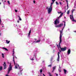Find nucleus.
<instances>
[{
	"label": "nucleus",
	"mask_w": 76,
	"mask_h": 76,
	"mask_svg": "<svg viewBox=\"0 0 76 76\" xmlns=\"http://www.w3.org/2000/svg\"><path fill=\"white\" fill-rule=\"evenodd\" d=\"M65 26H66V22H64V26L63 27V28L62 29L61 31V30H60V35L59 37L60 43H61L62 42L61 38H62V35H63V29H64V28Z\"/></svg>",
	"instance_id": "f257e3e1"
},
{
	"label": "nucleus",
	"mask_w": 76,
	"mask_h": 76,
	"mask_svg": "<svg viewBox=\"0 0 76 76\" xmlns=\"http://www.w3.org/2000/svg\"><path fill=\"white\" fill-rule=\"evenodd\" d=\"M58 48L60 52H61V51H66V48H67L66 47H65L64 48H61V47H60V41L59 44V46L58 45Z\"/></svg>",
	"instance_id": "f03ea898"
},
{
	"label": "nucleus",
	"mask_w": 76,
	"mask_h": 76,
	"mask_svg": "<svg viewBox=\"0 0 76 76\" xmlns=\"http://www.w3.org/2000/svg\"><path fill=\"white\" fill-rule=\"evenodd\" d=\"M12 70V67L11 66V63H10V66H9V68L8 69V70L7 72V74H9V73H10V72L11 70Z\"/></svg>",
	"instance_id": "7ed1b4c3"
},
{
	"label": "nucleus",
	"mask_w": 76,
	"mask_h": 76,
	"mask_svg": "<svg viewBox=\"0 0 76 76\" xmlns=\"http://www.w3.org/2000/svg\"><path fill=\"white\" fill-rule=\"evenodd\" d=\"M70 18L72 21H73V22H76V21L75 20V19H74V18H73V15H70Z\"/></svg>",
	"instance_id": "20e7f679"
},
{
	"label": "nucleus",
	"mask_w": 76,
	"mask_h": 76,
	"mask_svg": "<svg viewBox=\"0 0 76 76\" xmlns=\"http://www.w3.org/2000/svg\"><path fill=\"white\" fill-rule=\"evenodd\" d=\"M53 8L52 7H50V8L48 9V14L49 13L50 14V13L52 12V9Z\"/></svg>",
	"instance_id": "39448f33"
},
{
	"label": "nucleus",
	"mask_w": 76,
	"mask_h": 76,
	"mask_svg": "<svg viewBox=\"0 0 76 76\" xmlns=\"http://www.w3.org/2000/svg\"><path fill=\"white\" fill-rule=\"evenodd\" d=\"M57 19H56L54 22V25H55V27L57 28Z\"/></svg>",
	"instance_id": "423d86ee"
},
{
	"label": "nucleus",
	"mask_w": 76,
	"mask_h": 76,
	"mask_svg": "<svg viewBox=\"0 0 76 76\" xmlns=\"http://www.w3.org/2000/svg\"><path fill=\"white\" fill-rule=\"evenodd\" d=\"M59 54H60V52H58V59L57 61L58 62H59V61H60V56H59Z\"/></svg>",
	"instance_id": "0eeeda50"
},
{
	"label": "nucleus",
	"mask_w": 76,
	"mask_h": 76,
	"mask_svg": "<svg viewBox=\"0 0 76 76\" xmlns=\"http://www.w3.org/2000/svg\"><path fill=\"white\" fill-rule=\"evenodd\" d=\"M3 65L4 66V69H6V62H4V64H3Z\"/></svg>",
	"instance_id": "6e6552de"
},
{
	"label": "nucleus",
	"mask_w": 76,
	"mask_h": 76,
	"mask_svg": "<svg viewBox=\"0 0 76 76\" xmlns=\"http://www.w3.org/2000/svg\"><path fill=\"white\" fill-rule=\"evenodd\" d=\"M63 25H64L63 24L61 23L60 24L58 25L57 27H58L59 28L60 27H61V26H63Z\"/></svg>",
	"instance_id": "1a4fd4ad"
},
{
	"label": "nucleus",
	"mask_w": 76,
	"mask_h": 76,
	"mask_svg": "<svg viewBox=\"0 0 76 76\" xmlns=\"http://www.w3.org/2000/svg\"><path fill=\"white\" fill-rule=\"evenodd\" d=\"M64 13H61L60 15V16L58 17V19H59V18H61V16H63V15Z\"/></svg>",
	"instance_id": "9d476101"
},
{
	"label": "nucleus",
	"mask_w": 76,
	"mask_h": 76,
	"mask_svg": "<svg viewBox=\"0 0 76 76\" xmlns=\"http://www.w3.org/2000/svg\"><path fill=\"white\" fill-rule=\"evenodd\" d=\"M56 66H54L53 67V71L52 72H54V71L55 70V69H56Z\"/></svg>",
	"instance_id": "9b49d317"
},
{
	"label": "nucleus",
	"mask_w": 76,
	"mask_h": 76,
	"mask_svg": "<svg viewBox=\"0 0 76 76\" xmlns=\"http://www.w3.org/2000/svg\"><path fill=\"white\" fill-rule=\"evenodd\" d=\"M71 52V50H70V49H69L67 51V53L68 54H70V52Z\"/></svg>",
	"instance_id": "f8f14e48"
},
{
	"label": "nucleus",
	"mask_w": 76,
	"mask_h": 76,
	"mask_svg": "<svg viewBox=\"0 0 76 76\" xmlns=\"http://www.w3.org/2000/svg\"><path fill=\"white\" fill-rule=\"evenodd\" d=\"M66 1L67 3V9H68L69 8V4L68 3V1L67 0H66Z\"/></svg>",
	"instance_id": "ddd939ff"
},
{
	"label": "nucleus",
	"mask_w": 76,
	"mask_h": 76,
	"mask_svg": "<svg viewBox=\"0 0 76 76\" xmlns=\"http://www.w3.org/2000/svg\"><path fill=\"white\" fill-rule=\"evenodd\" d=\"M31 30H30L29 33L28 34V37H29V36H30V34H31Z\"/></svg>",
	"instance_id": "4468645a"
},
{
	"label": "nucleus",
	"mask_w": 76,
	"mask_h": 76,
	"mask_svg": "<svg viewBox=\"0 0 76 76\" xmlns=\"http://www.w3.org/2000/svg\"><path fill=\"white\" fill-rule=\"evenodd\" d=\"M31 30H30L29 33L28 34V37H29V36H30V34H31Z\"/></svg>",
	"instance_id": "2eb2a0df"
},
{
	"label": "nucleus",
	"mask_w": 76,
	"mask_h": 76,
	"mask_svg": "<svg viewBox=\"0 0 76 76\" xmlns=\"http://www.w3.org/2000/svg\"><path fill=\"white\" fill-rule=\"evenodd\" d=\"M6 42L7 44H9L10 41H8L7 40H6Z\"/></svg>",
	"instance_id": "dca6fc26"
},
{
	"label": "nucleus",
	"mask_w": 76,
	"mask_h": 76,
	"mask_svg": "<svg viewBox=\"0 0 76 76\" xmlns=\"http://www.w3.org/2000/svg\"><path fill=\"white\" fill-rule=\"evenodd\" d=\"M18 18H19V20H22V19H21V18H20V16L18 15Z\"/></svg>",
	"instance_id": "f3484780"
},
{
	"label": "nucleus",
	"mask_w": 76,
	"mask_h": 76,
	"mask_svg": "<svg viewBox=\"0 0 76 76\" xmlns=\"http://www.w3.org/2000/svg\"><path fill=\"white\" fill-rule=\"evenodd\" d=\"M3 69V67L2 66H0V71H1Z\"/></svg>",
	"instance_id": "a211bd4d"
},
{
	"label": "nucleus",
	"mask_w": 76,
	"mask_h": 76,
	"mask_svg": "<svg viewBox=\"0 0 76 76\" xmlns=\"http://www.w3.org/2000/svg\"><path fill=\"white\" fill-rule=\"evenodd\" d=\"M2 48L3 49H4V50H5V51H8V50L7 49V48Z\"/></svg>",
	"instance_id": "6ab92c4d"
},
{
	"label": "nucleus",
	"mask_w": 76,
	"mask_h": 76,
	"mask_svg": "<svg viewBox=\"0 0 76 76\" xmlns=\"http://www.w3.org/2000/svg\"><path fill=\"white\" fill-rule=\"evenodd\" d=\"M64 71L65 74H66V72H67V70H66L65 69H64Z\"/></svg>",
	"instance_id": "aec40b11"
},
{
	"label": "nucleus",
	"mask_w": 76,
	"mask_h": 76,
	"mask_svg": "<svg viewBox=\"0 0 76 76\" xmlns=\"http://www.w3.org/2000/svg\"><path fill=\"white\" fill-rule=\"evenodd\" d=\"M66 13L68 15H69V13H70V10H68L66 12Z\"/></svg>",
	"instance_id": "412c9836"
},
{
	"label": "nucleus",
	"mask_w": 76,
	"mask_h": 76,
	"mask_svg": "<svg viewBox=\"0 0 76 76\" xmlns=\"http://www.w3.org/2000/svg\"><path fill=\"white\" fill-rule=\"evenodd\" d=\"M53 3H54V2H53L51 3L50 7H52V5H53Z\"/></svg>",
	"instance_id": "4be33fe9"
},
{
	"label": "nucleus",
	"mask_w": 76,
	"mask_h": 76,
	"mask_svg": "<svg viewBox=\"0 0 76 76\" xmlns=\"http://www.w3.org/2000/svg\"><path fill=\"white\" fill-rule=\"evenodd\" d=\"M61 68L60 67V66H59V71L60 72H61Z\"/></svg>",
	"instance_id": "5701e85b"
},
{
	"label": "nucleus",
	"mask_w": 76,
	"mask_h": 76,
	"mask_svg": "<svg viewBox=\"0 0 76 76\" xmlns=\"http://www.w3.org/2000/svg\"><path fill=\"white\" fill-rule=\"evenodd\" d=\"M13 61H14V64H15V59H14V57H13Z\"/></svg>",
	"instance_id": "b1692460"
},
{
	"label": "nucleus",
	"mask_w": 76,
	"mask_h": 76,
	"mask_svg": "<svg viewBox=\"0 0 76 76\" xmlns=\"http://www.w3.org/2000/svg\"><path fill=\"white\" fill-rule=\"evenodd\" d=\"M18 67H19V69H20V67L19 66V65L18 64H17Z\"/></svg>",
	"instance_id": "393cba45"
},
{
	"label": "nucleus",
	"mask_w": 76,
	"mask_h": 76,
	"mask_svg": "<svg viewBox=\"0 0 76 76\" xmlns=\"http://www.w3.org/2000/svg\"><path fill=\"white\" fill-rule=\"evenodd\" d=\"M40 73H42V69H41L40 70Z\"/></svg>",
	"instance_id": "a878e982"
},
{
	"label": "nucleus",
	"mask_w": 76,
	"mask_h": 76,
	"mask_svg": "<svg viewBox=\"0 0 76 76\" xmlns=\"http://www.w3.org/2000/svg\"><path fill=\"white\" fill-rule=\"evenodd\" d=\"M60 23V20H57V23L58 24Z\"/></svg>",
	"instance_id": "bb28decb"
},
{
	"label": "nucleus",
	"mask_w": 76,
	"mask_h": 76,
	"mask_svg": "<svg viewBox=\"0 0 76 76\" xmlns=\"http://www.w3.org/2000/svg\"><path fill=\"white\" fill-rule=\"evenodd\" d=\"M2 57L3 58H4V54L3 53H2Z\"/></svg>",
	"instance_id": "cd10ccee"
},
{
	"label": "nucleus",
	"mask_w": 76,
	"mask_h": 76,
	"mask_svg": "<svg viewBox=\"0 0 76 76\" xmlns=\"http://www.w3.org/2000/svg\"><path fill=\"white\" fill-rule=\"evenodd\" d=\"M15 68V69H18V67H17V66L16 65Z\"/></svg>",
	"instance_id": "c85d7f7f"
},
{
	"label": "nucleus",
	"mask_w": 76,
	"mask_h": 76,
	"mask_svg": "<svg viewBox=\"0 0 76 76\" xmlns=\"http://www.w3.org/2000/svg\"><path fill=\"white\" fill-rule=\"evenodd\" d=\"M40 40H37V41L36 42H39L40 41Z\"/></svg>",
	"instance_id": "c756f323"
},
{
	"label": "nucleus",
	"mask_w": 76,
	"mask_h": 76,
	"mask_svg": "<svg viewBox=\"0 0 76 76\" xmlns=\"http://www.w3.org/2000/svg\"><path fill=\"white\" fill-rule=\"evenodd\" d=\"M52 66V65L51 64L49 65L48 66V67H51Z\"/></svg>",
	"instance_id": "7c9ffc66"
},
{
	"label": "nucleus",
	"mask_w": 76,
	"mask_h": 76,
	"mask_svg": "<svg viewBox=\"0 0 76 76\" xmlns=\"http://www.w3.org/2000/svg\"><path fill=\"white\" fill-rule=\"evenodd\" d=\"M15 11L16 12V13H17V12H18V10H15Z\"/></svg>",
	"instance_id": "2f4dec72"
},
{
	"label": "nucleus",
	"mask_w": 76,
	"mask_h": 76,
	"mask_svg": "<svg viewBox=\"0 0 76 76\" xmlns=\"http://www.w3.org/2000/svg\"><path fill=\"white\" fill-rule=\"evenodd\" d=\"M58 14H60V13H61V12H58Z\"/></svg>",
	"instance_id": "473e14b6"
},
{
	"label": "nucleus",
	"mask_w": 76,
	"mask_h": 76,
	"mask_svg": "<svg viewBox=\"0 0 76 76\" xmlns=\"http://www.w3.org/2000/svg\"><path fill=\"white\" fill-rule=\"evenodd\" d=\"M7 3H8L9 4H10V2L9 1H7Z\"/></svg>",
	"instance_id": "72a5a7b5"
},
{
	"label": "nucleus",
	"mask_w": 76,
	"mask_h": 76,
	"mask_svg": "<svg viewBox=\"0 0 76 76\" xmlns=\"http://www.w3.org/2000/svg\"><path fill=\"white\" fill-rule=\"evenodd\" d=\"M15 53V50L14 49L13 50V54H14L15 53Z\"/></svg>",
	"instance_id": "f704fd0d"
},
{
	"label": "nucleus",
	"mask_w": 76,
	"mask_h": 76,
	"mask_svg": "<svg viewBox=\"0 0 76 76\" xmlns=\"http://www.w3.org/2000/svg\"><path fill=\"white\" fill-rule=\"evenodd\" d=\"M56 0H52V1H53V2H54V1H56Z\"/></svg>",
	"instance_id": "c9c22d12"
},
{
	"label": "nucleus",
	"mask_w": 76,
	"mask_h": 76,
	"mask_svg": "<svg viewBox=\"0 0 76 76\" xmlns=\"http://www.w3.org/2000/svg\"><path fill=\"white\" fill-rule=\"evenodd\" d=\"M73 12H74V11H72V15H73Z\"/></svg>",
	"instance_id": "e433bc0d"
},
{
	"label": "nucleus",
	"mask_w": 76,
	"mask_h": 76,
	"mask_svg": "<svg viewBox=\"0 0 76 76\" xmlns=\"http://www.w3.org/2000/svg\"><path fill=\"white\" fill-rule=\"evenodd\" d=\"M59 4L61 5V4H61V2H60Z\"/></svg>",
	"instance_id": "4c0bfd02"
},
{
	"label": "nucleus",
	"mask_w": 76,
	"mask_h": 76,
	"mask_svg": "<svg viewBox=\"0 0 76 76\" xmlns=\"http://www.w3.org/2000/svg\"><path fill=\"white\" fill-rule=\"evenodd\" d=\"M53 58H51V61H52V59H53Z\"/></svg>",
	"instance_id": "58836bf2"
},
{
	"label": "nucleus",
	"mask_w": 76,
	"mask_h": 76,
	"mask_svg": "<svg viewBox=\"0 0 76 76\" xmlns=\"http://www.w3.org/2000/svg\"><path fill=\"white\" fill-rule=\"evenodd\" d=\"M31 60H34V59L33 58L31 59Z\"/></svg>",
	"instance_id": "ea45409f"
},
{
	"label": "nucleus",
	"mask_w": 76,
	"mask_h": 76,
	"mask_svg": "<svg viewBox=\"0 0 76 76\" xmlns=\"http://www.w3.org/2000/svg\"><path fill=\"white\" fill-rule=\"evenodd\" d=\"M33 2H34V3H35V0H34L33 1Z\"/></svg>",
	"instance_id": "a19ab883"
},
{
	"label": "nucleus",
	"mask_w": 76,
	"mask_h": 76,
	"mask_svg": "<svg viewBox=\"0 0 76 76\" xmlns=\"http://www.w3.org/2000/svg\"><path fill=\"white\" fill-rule=\"evenodd\" d=\"M75 10H72V11H73V12H74V11H75Z\"/></svg>",
	"instance_id": "79ce46f5"
},
{
	"label": "nucleus",
	"mask_w": 76,
	"mask_h": 76,
	"mask_svg": "<svg viewBox=\"0 0 76 76\" xmlns=\"http://www.w3.org/2000/svg\"><path fill=\"white\" fill-rule=\"evenodd\" d=\"M17 22H18V23H19V21L18 20L17 21Z\"/></svg>",
	"instance_id": "37998d69"
},
{
	"label": "nucleus",
	"mask_w": 76,
	"mask_h": 76,
	"mask_svg": "<svg viewBox=\"0 0 76 76\" xmlns=\"http://www.w3.org/2000/svg\"><path fill=\"white\" fill-rule=\"evenodd\" d=\"M46 9L47 10L48 9V7H46Z\"/></svg>",
	"instance_id": "c03bdc74"
},
{
	"label": "nucleus",
	"mask_w": 76,
	"mask_h": 76,
	"mask_svg": "<svg viewBox=\"0 0 76 76\" xmlns=\"http://www.w3.org/2000/svg\"><path fill=\"white\" fill-rule=\"evenodd\" d=\"M43 75L44 76H45V75H44V74H43Z\"/></svg>",
	"instance_id": "a18cd8bd"
},
{
	"label": "nucleus",
	"mask_w": 76,
	"mask_h": 76,
	"mask_svg": "<svg viewBox=\"0 0 76 76\" xmlns=\"http://www.w3.org/2000/svg\"><path fill=\"white\" fill-rule=\"evenodd\" d=\"M56 4H57V1H56Z\"/></svg>",
	"instance_id": "49530a36"
},
{
	"label": "nucleus",
	"mask_w": 76,
	"mask_h": 76,
	"mask_svg": "<svg viewBox=\"0 0 76 76\" xmlns=\"http://www.w3.org/2000/svg\"><path fill=\"white\" fill-rule=\"evenodd\" d=\"M49 76H52L51 75V74L49 75Z\"/></svg>",
	"instance_id": "de8ad7c7"
},
{
	"label": "nucleus",
	"mask_w": 76,
	"mask_h": 76,
	"mask_svg": "<svg viewBox=\"0 0 76 76\" xmlns=\"http://www.w3.org/2000/svg\"><path fill=\"white\" fill-rule=\"evenodd\" d=\"M35 39V40H36H36H37V39H35H35Z\"/></svg>",
	"instance_id": "09e8293b"
},
{
	"label": "nucleus",
	"mask_w": 76,
	"mask_h": 76,
	"mask_svg": "<svg viewBox=\"0 0 76 76\" xmlns=\"http://www.w3.org/2000/svg\"><path fill=\"white\" fill-rule=\"evenodd\" d=\"M74 32H76V31H74Z\"/></svg>",
	"instance_id": "8fccbe9b"
},
{
	"label": "nucleus",
	"mask_w": 76,
	"mask_h": 76,
	"mask_svg": "<svg viewBox=\"0 0 76 76\" xmlns=\"http://www.w3.org/2000/svg\"><path fill=\"white\" fill-rule=\"evenodd\" d=\"M1 4V2H0V5Z\"/></svg>",
	"instance_id": "3c124183"
},
{
	"label": "nucleus",
	"mask_w": 76,
	"mask_h": 76,
	"mask_svg": "<svg viewBox=\"0 0 76 76\" xmlns=\"http://www.w3.org/2000/svg\"><path fill=\"white\" fill-rule=\"evenodd\" d=\"M56 76H57V74H56Z\"/></svg>",
	"instance_id": "603ef678"
},
{
	"label": "nucleus",
	"mask_w": 76,
	"mask_h": 76,
	"mask_svg": "<svg viewBox=\"0 0 76 76\" xmlns=\"http://www.w3.org/2000/svg\"><path fill=\"white\" fill-rule=\"evenodd\" d=\"M57 4L58 5V4H58V3H57Z\"/></svg>",
	"instance_id": "864d4df0"
},
{
	"label": "nucleus",
	"mask_w": 76,
	"mask_h": 76,
	"mask_svg": "<svg viewBox=\"0 0 76 76\" xmlns=\"http://www.w3.org/2000/svg\"><path fill=\"white\" fill-rule=\"evenodd\" d=\"M15 64H16L15 63V64H14V65H15Z\"/></svg>",
	"instance_id": "5fc2aeb1"
},
{
	"label": "nucleus",
	"mask_w": 76,
	"mask_h": 76,
	"mask_svg": "<svg viewBox=\"0 0 76 76\" xmlns=\"http://www.w3.org/2000/svg\"><path fill=\"white\" fill-rule=\"evenodd\" d=\"M69 30H70L69 29H68V31H69Z\"/></svg>",
	"instance_id": "6e6d98bb"
},
{
	"label": "nucleus",
	"mask_w": 76,
	"mask_h": 76,
	"mask_svg": "<svg viewBox=\"0 0 76 76\" xmlns=\"http://www.w3.org/2000/svg\"><path fill=\"white\" fill-rule=\"evenodd\" d=\"M4 2H6V1H4Z\"/></svg>",
	"instance_id": "4d7b16f0"
},
{
	"label": "nucleus",
	"mask_w": 76,
	"mask_h": 76,
	"mask_svg": "<svg viewBox=\"0 0 76 76\" xmlns=\"http://www.w3.org/2000/svg\"><path fill=\"white\" fill-rule=\"evenodd\" d=\"M2 27H4V26H2Z\"/></svg>",
	"instance_id": "13d9d810"
},
{
	"label": "nucleus",
	"mask_w": 76,
	"mask_h": 76,
	"mask_svg": "<svg viewBox=\"0 0 76 76\" xmlns=\"http://www.w3.org/2000/svg\"><path fill=\"white\" fill-rule=\"evenodd\" d=\"M15 58H17L16 57H15Z\"/></svg>",
	"instance_id": "bf43d9fd"
},
{
	"label": "nucleus",
	"mask_w": 76,
	"mask_h": 76,
	"mask_svg": "<svg viewBox=\"0 0 76 76\" xmlns=\"http://www.w3.org/2000/svg\"><path fill=\"white\" fill-rule=\"evenodd\" d=\"M1 35V34L0 33V35Z\"/></svg>",
	"instance_id": "052dcab7"
},
{
	"label": "nucleus",
	"mask_w": 76,
	"mask_h": 76,
	"mask_svg": "<svg viewBox=\"0 0 76 76\" xmlns=\"http://www.w3.org/2000/svg\"><path fill=\"white\" fill-rule=\"evenodd\" d=\"M16 65H17V64H16Z\"/></svg>",
	"instance_id": "680f3d73"
},
{
	"label": "nucleus",
	"mask_w": 76,
	"mask_h": 76,
	"mask_svg": "<svg viewBox=\"0 0 76 76\" xmlns=\"http://www.w3.org/2000/svg\"><path fill=\"white\" fill-rule=\"evenodd\" d=\"M66 12V11H65V12Z\"/></svg>",
	"instance_id": "e2e57ef3"
},
{
	"label": "nucleus",
	"mask_w": 76,
	"mask_h": 76,
	"mask_svg": "<svg viewBox=\"0 0 76 76\" xmlns=\"http://www.w3.org/2000/svg\"><path fill=\"white\" fill-rule=\"evenodd\" d=\"M65 18H66V17H65Z\"/></svg>",
	"instance_id": "0e129e2a"
},
{
	"label": "nucleus",
	"mask_w": 76,
	"mask_h": 76,
	"mask_svg": "<svg viewBox=\"0 0 76 76\" xmlns=\"http://www.w3.org/2000/svg\"><path fill=\"white\" fill-rule=\"evenodd\" d=\"M61 1H62V0H61Z\"/></svg>",
	"instance_id": "69168bd1"
},
{
	"label": "nucleus",
	"mask_w": 76,
	"mask_h": 76,
	"mask_svg": "<svg viewBox=\"0 0 76 76\" xmlns=\"http://www.w3.org/2000/svg\"><path fill=\"white\" fill-rule=\"evenodd\" d=\"M34 42H35V41H34Z\"/></svg>",
	"instance_id": "338daca9"
}]
</instances>
